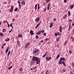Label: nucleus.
Returning <instances> with one entry per match:
<instances>
[{
	"instance_id": "nucleus-4",
	"label": "nucleus",
	"mask_w": 74,
	"mask_h": 74,
	"mask_svg": "<svg viewBox=\"0 0 74 74\" xmlns=\"http://www.w3.org/2000/svg\"><path fill=\"white\" fill-rule=\"evenodd\" d=\"M30 44V43L29 42L27 43L25 46V48H27V47H28V46Z\"/></svg>"
},
{
	"instance_id": "nucleus-17",
	"label": "nucleus",
	"mask_w": 74,
	"mask_h": 74,
	"mask_svg": "<svg viewBox=\"0 0 74 74\" xmlns=\"http://www.w3.org/2000/svg\"><path fill=\"white\" fill-rule=\"evenodd\" d=\"M62 64H63V65L64 66H66V64H65V62H64V61H62Z\"/></svg>"
},
{
	"instance_id": "nucleus-55",
	"label": "nucleus",
	"mask_w": 74,
	"mask_h": 74,
	"mask_svg": "<svg viewBox=\"0 0 74 74\" xmlns=\"http://www.w3.org/2000/svg\"><path fill=\"white\" fill-rule=\"evenodd\" d=\"M56 21V18H54V21Z\"/></svg>"
},
{
	"instance_id": "nucleus-45",
	"label": "nucleus",
	"mask_w": 74,
	"mask_h": 74,
	"mask_svg": "<svg viewBox=\"0 0 74 74\" xmlns=\"http://www.w3.org/2000/svg\"><path fill=\"white\" fill-rule=\"evenodd\" d=\"M66 44H67V42H66V41L65 42H64V46L66 45Z\"/></svg>"
},
{
	"instance_id": "nucleus-50",
	"label": "nucleus",
	"mask_w": 74,
	"mask_h": 74,
	"mask_svg": "<svg viewBox=\"0 0 74 74\" xmlns=\"http://www.w3.org/2000/svg\"><path fill=\"white\" fill-rule=\"evenodd\" d=\"M8 27H10V24H8Z\"/></svg>"
},
{
	"instance_id": "nucleus-18",
	"label": "nucleus",
	"mask_w": 74,
	"mask_h": 74,
	"mask_svg": "<svg viewBox=\"0 0 74 74\" xmlns=\"http://www.w3.org/2000/svg\"><path fill=\"white\" fill-rule=\"evenodd\" d=\"M47 53H48V52H46L45 54L43 55V58H44L45 57V56H46V55H47Z\"/></svg>"
},
{
	"instance_id": "nucleus-13",
	"label": "nucleus",
	"mask_w": 74,
	"mask_h": 74,
	"mask_svg": "<svg viewBox=\"0 0 74 74\" xmlns=\"http://www.w3.org/2000/svg\"><path fill=\"white\" fill-rule=\"evenodd\" d=\"M60 59H61V60H63V61H65V58H60Z\"/></svg>"
},
{
	"instance_id": "nucleus-59",
	"label": "nucleus",
	"mask_w": 74,
	"mask_h": 74,
	"mask_svg": "<svg viewBox=\"0 0 74 74\" xmlns=\"http://www.w3.org/2000/svg\"><path fill=\"white\" fill-rule=\"evenodd\" d=\"M20 4H18V5L19 6V7H21L22 5H20Z\"/></svg>"
},
{
	"instance_id": "nucleus-56",
	"label": "nucleus",
	"mask_w": 74,
	"mask_h": 74,
	"mask_svg": "<svg viewBox=\"0 0 74 74\" xmlns=\"http://www.w3.org/2000/svg\"><path fill=\"white\" fill-rule=\"evenodd\" d=\"M35 62H36V61H33L32 63H34Z\"/></svg>"
},
{
	"instance_id": "nucleus-7",
	"label": "nucleus",
	"mask_w": 74,
	"mask_h": 74,
	"mask_svg": "<svg viewBox=\"0 0 74 74\" xmlns=\"http://www.w3.org/2000/svg\"><path fill=\"white\" fill-rule=\"evenodd\" d=\"M59 30L60 33H62V26H60L59 27Z\"/></svg>"
},
{
	"instance_id": "nucleus-48",
	"label": "nucleus",
	"mask_w": 74,
	"mask_h": 74,
	"mask_svg": "<svg viewBox=\"0 0 74 74\" xmlns=\"http://www.w3.org/2000/svg\"><path fill=\"white\" fill-rule=\"evenodd\" d=\"M18 3L19 4H21V2H20V1H18Z\"/></svg>"
},
{
	"instance_id": "nucleus-15",
	"label": "nucleus",
	"mask_w": 74,
	"mask_h": 74,
	"mask_svg": "<svg viewBox=\"0 0 74 74\" xmlns=\"http://www.w3.org/2000/svg\"><path fill=\"white\" fill-rule=\"evenodd\" d=\"M21 3L22 4H24L25 5V1H23V2H21Z\"/></svg>"
},
{
	"instance_id": "nucleus-39",
	"label": "nucleus",
	"mask_w": 74,
	"mask_h": 74,
	"mask_svg": "<svg viewBox=\"0 0 74 74\" xmlns=\"http://www.w3.org/2000/svg\"><path fill=\"white\" fill-rule=\"evenodd\" d=\"M50 6H51V4L50 3H49L47 5V7H50Z\"/></svg>"
},
{
	"instance_id": "nucleus-63",
	"label": "nucleus",
	"mask_w": 74,
	"mask_h": 74,
	"mask_svg": "<svg viewBox=\"0 0 74 74\" xmlns=\"http://www.w3.org/2000/svg\"><path fill=\"white\" fill-rule=\"evenodd\" d=\"M63 71H66V70H65V69H63Z\"/></svg>"
},
{
	"instance_id": "nucleus-6",
	"label": "nucleus",
	"mask_w": 74,
	"mask_h": 74,
	"mask_svg": "<svg viewBox=\"0 0 74 74\" xmlns=\"http://www.w3.org/2000/svg\"><path fill=\"white\" fill-rule=\"evenodd\" d=\"M38 51V50L37 49H36L35 50H34V51H33V54L36 53H37V52Z\"/></svg>"
},
{
	"instance_id": "nucleus-19",
	"label": "nucleus",
	"mask_w": 74,
	"mask_h": 74,
	"mask_svg": "<svg viewBox=\"0 0 74 74\" xmlns=\"http://www.w3.org/2000/svg\"><path fill=\"white\" fill-rule=\"evenodd\" d=\"M74 5H71V6L70 7V9H73V7H74Z\"/></svg>"
},
{
	"instance_id": "nucleus-5",
	"label": "nucleus",
	"mask_w": 74,
	"mask_h": 74,
	"mask_svg": "<svg viewBox=\"0 0 74 74\" xmlns=\"http://www.w3.org/2000/svg\"><path fill=\"white\" fill-rule=\"evenodd\" d=\"M62 60H61V59H60V60L58 62L59 64H63V62H62Z\"/></svg>"
},
{
	"instance_id": "nucleus-62",
	"label": "nucleus",
	"mask_w": 74,
	"mask_h": 74,
	"mask_svg": "<svg viewBox=\"0 0 74 74\" xmlns=\"http://www.w3.org/2000/svg\"><path fill=\"white\" fill-rule=\"evenodd\" d=\"M12 23H11L10 24V26H12Z\"/></svg>"
},
{
	"instance_id": "nucleus-41",
	"label": "nucleus",
	"mask_w": 74,
	"mask_h": 74,
	"mask_svg": "<svg viewBox=\"0 0 74 74\" xmlns=\"http://www.w3.org/2000/svg\"><path fill=\"white\" fill-rule=\"evenodd\" d=\"M43 34V36H46V33H44Z\"/></svg>"
},
{
	"instance_id": "nucleus-36",
	"label": "nucleus",
	"mask_w": 74,
	"mask_h": 74,
	"mask_svg": "<svg viewBox=\"0 0 74 74\" xmlns=\"http://www.w3.org/2000/svg\"><path fill=\"white\" fill-rule=\"evenodd\" d=\"M68 15L69 16H70V11H69L68 12Z\"/></svg>"
},
{
	"instance_id": "nucleus-29",
	"label": "nucleus",
	"mask_w": 74,
	"mask_h": 74,
	"mask_svg": "<svg viewBox=\"0 0 74 74\" xmlns=\"http://www.w3.org/2000/svg\"><path fill=\"white\" fill-rule=\"evenodd\" d=\"M19 70L21 71H22V70H23V69H22V68L21 67H20V69H19Z\"/></svg>"
},
{
	"instance_id": "nucleus-20",
	"label": "nucleus",
	"mask_w": 74,
	"mask_h": 74,
	"mask_svg": "<svg viewBox=\"0 0 74 74\" xmlns=\"http://www.w3.org/2000/svg\"><path fill=\"white\" fill-rule=\"evenodd\" d=\"M59 39H60V37H59L56 39V41L58 42L59 41Z\"/></svg>"
},
{
	"instance_id": "nucleus-35",
	"label": "nucleus",
	"mask_w": 74,
	"mask_h": 74,
	"mask_svg": "<svg viewBox=\"0 0 74 74\" xmlns=\"http://www.w3.org/2000/svg\"><path fill=\"white\" fill-rule=\"evenodd\" d=\"M49 71H48V70H47L46 71V73H45V74H48V72Z\"/></svg>"
},
{
	"instance_id": "nucleus-49",
	"label": "nucleus",
	"mask_w": 74,
	"mask_h": 74,
	"mask_svg": "<svg viewBox=\"0 0 74 74\" xmlns=\"http://www.w3.org/2000/svg\"><path fill=\"white\" fill-rule=\"evenodd\" d=\"M37 67V66H36V67H35L34 68V70H35V69H36Z\"/></svg>"
},
{
	"instance_id": "nucleus-46",
	"label": "nucleus",
	"mask_w": 74,
	"mask_h": 74,
	"mask_svg": "<svg viewBox=\"0 0 74 74\" xmlns=\"http://www.w3.org/2000/svg\"><path fill=\"white\" fill-rule=\"evenodd\" d=\"M44 42V41H43V40H41L40 41V42H41V43H42V42Z\"/></svg>"
},
{
	"instance_id": "nucleus-57",
	"label": "nucleus",
	"mask_w": 74,
	"mask_h": 74,
	"mask_svg": "<svg viewBox=\"0 0 74 74\" xmlns=\"http://www.w3.org/2000/svg\"><path fill=\"white\" fill-rule=\"evenodd\" d=\"M12 30H11L10 31H9V33H10L11 32H12Z\"/></svg>"
},
{
	"instance_id": "nucleus-33",
	"label": "nucleus",
	"mask_w": 74,
	"mask_h": 74,
	"mask_svg": "<svg viewBox=\"0 0 74 74\" xmlns=\"http://www.w3.org/2000/svg\"><path fill=\"white\" fill-rule=\"evenodd\" d=\"M12 64V62H10V63L8 65V67H9V66H10L11 65V64Z\"/></svg>"
},
{
	"instance_id": "nucleus-32",
	"label": "nucleus",
	"mask_w": 74,
	"mask_h": 74,
	"mask_svg": "<svg viewBox=\"0 0 74 74\" xmlns=\"http://www.w3.org/2000/svg\"><path fill=\"white\" fill-rule=\"evenodd\" d=\"M35 37L36 38V39H38V36L37 35H36Z\"/></svg>"
},
{
	"instance_id": "nucleus-54",
	"label": "nucleus",
	"mask_w": 74,
	"mask_h": 74,
	"mask_svg": "<svg viewBox=\"0 0 74 74\" xmlns=\"http://www.w3.org/2000/svg\"><path fill=\"white\" fill-rule=\"evenodd\" d=\"M41 32H42V33H44V30H42L41 31Z\"/></svg>"
},
{
	"instance_id": "nucleus-16",
	"label": "nucleus",
	"mask_w": 74,
	"mask_h": 74,
	"mask_svg": "<svg viewBox=\"0 0 74 74\" xmlns=\"http://www.w3.org/2000/svg\"><path fill=\"white\" fill-rule=\"evenodd\" d=\"M59 57H60V54H59L56 57V58L57 59H59Z\"/></svg>"
},
{
	"instance_id": "nucleus-37",
	"label": "nucleus",
	"mask_w": 74,
	"mask_h": 74,
	"mask_svg": "<svg viewBox=\"0 0 74 74\" xmlns=\"http://www.w3.org/2000/svg\"><path fill=\"white\" fill-rule=\"evenodd\" d=\"M69 53H70V54H71V53H72V51L70 50H69Z\"/></svg>"
},
{
	"instance_id": "nucleus-2",
	"label": "nucleus",
	"mask_w": 74,
	"mask_h": 74,
	"mask_svg": "<svg viewBox=\"0 0 74 74\" xmlns=\"http://www.w3.org/2000/svg\"><path fill=\"white\" fill-rule=\"evenodd\" d=\"M46 59L47 61H49L51 60V59H52L51 57H46Z\"/></svg>"
},
{
	"instance_id": "nucleus-24",
	"label": "nucleus",
	"mask_w": 74,
	"mask_h": 74,
	"mask_svg": "<svg viewBox=\"0 0 74 74\" xmlns=\"http://www.w3.org/2000/svg\"><path fill=\"white\" fill-rule=\"evenodd\" d=\"M38 5L36 4L35 5V10H37V5Z\"/></svg>"
},
{
	"instance_id": "nucleus-58",
	"label": "nucleus",
	"mask_w": 74,
	"mask_h": 74,
	"mask_svg": "<svg viewBox=\"0 0 74 74\" xmlns=\"http://www.w3.org/2000/svg\"><path fill=\"white\" fill-rule=\"evenodd\" d=\"M17 44H19V41H17Z\"/></svg>"
},
{
	"instance_id": "nucleus-25",
	"label": "nucleus",
	"mask_w": 74,
	"mask_h": 74,
	"mask_svg": "<svg viewBox=\"0 0 74 74\" xmlns=\"http://www.w3.org/2000/svg\"><path fill=\"white\" fill-rule=\"evenodd\" d=\"M12 67V66H10L8 68V70H10V69H11V68Z\"/></svg>"
},
{
	"instance_id": "nucleus-60",
	"label": "nucleus",
	"mask_w": 74,
	"mask_h": 74,
	"mask_svg": "<svg viewBox=\"0 0 74 74\" xmlns=\"http://www.w3.org/2000/svg\"><path fill=\"white\" fill-rule=\"evenodd\" d=\"M1 48H2V49H3V48H4V46H2Z\"/></svg>"
},
{
	"instance_id": "nucleus-34",
	"label": "nucleus",
	"mask_w": 74,
	"mask_h": 74,
	"mask_svg": "<svg viewBox=\"0 0 74 74\" xmlns=\"http://www.w3.org/2000/svg\"><path fill=\"white\" fill-rule=\"evenodd\" d=\"M71 39H72V41H74V38H73V37H71Z\"/></svg>"
},
{
	"instance_id": "nucleus-43",
	"label": "nucleus",
	"mask_w": 74,
	"mask_h": 74,
	"mask_svg": "<svg viewBox=\"0 0 74 74\" xmlns=\"http://www.w3.org/2000/svg\"><path fill=\"white\" fill-rule=\"evenodd\" d=\"M10 40V39H8L7 40L5 39V41H9Z\"/></svg>"
},
{
	"instance_id": "nucleus-8",
	"label": "nucleus",
	"mask_w": 74,
	"mask_h": 74,
	"mask_svg": "<svg viewBox=\"0 0 74 74\" xmlns=\"http://www.w3.org/2000/svg\"><path fill=\"white\" fill-rule=\"evenodd\" d=\"M30 33L31 36H33V35L34 34V33H33V31H32V30H31L30 31Z\"/></svg>"
},
{
	"instance_id": "nucleus-47",
	"label": "nucleus",
	"mask_w": 74,
	"mask_h": 74,
	"mask_svg": "<svg viewBox=\"0 0 74 74\" xmlns=\"http://www.w3.org/2000/svg\"><path fill=\"white\" fill-rule=\"evenodd\" d=\"M45 40L46 41H48L49 40V39L48 38H46Z\"/></svg>"
},
{
	"instance_id": "nucleus-53",
	"label": "nucleus",
	"mask_w": 74,
	"mask_h": 74,
	"mask_svg": "<svg viewBox=\"0 0 74 74\" xmlns=\"http://www.w3.org/2000/svg\"><path fill=\"white\" fill-rule=\"evenodd\" d=\"M47 10H49V7L47 6Z\"/></svg>"
},
{
	"instance_id": "nucleus-1",
	"label": "nucleus",
	"mask_w": 74,
	"mask_h": 74,
	"mask_svg": "<svg viewBox=\"0 0 74 74\" xmlns=\"http://www.w3.org/2000/svg\"><path fill=\"white\" fill-rule=\"evenodd\" d=\"M32 60L35 61L36 62V64H39L40 62V60L37 57L35 56H33L32 57Z\"/></svg>"
},
{
	"instance_id": "nucleus-40",
	"label": "nucleus",
	"mask_w": 74,
	"mask_h": 74,
	"mask_svg": "<svg viewBox=\"0 0 74 74\" xmlns=\"http://www.w3.org/2000/svg\"><path fill=\"white\" fill-rule=\"evenodd\" d=\"M50 1H51V0H47L46 1L47 3H48Z\"/></svg>"
},
{
	"instance_id": "nucleus-14",
	"label": "nucleus",
	"mask_w": 74,
	"mask_h": 74,
	"mask_svg": "<svg viewBox=\"0 0 74 74\" xmlns=\"http://www.w3.org/2000/svg\"><path fill=\"white\" fill-rule=\"evenodd\" d=\"M18 37L19 38H21L22 37V35H21V34H18Z\"/></svg>"
},
{
	"instance_id": "nucleus-9",
	"label": "nucleus",
	"mask_w": 74,
	"mask_h": 74,
	"mask_svg": "<svg viewBox=\"0 0 74 74\" xmlns=\"http://www.w3.org/2000/svg\"><path fill=\"white\" fill-rule=\"evenodd\" d=\"M41 31H39L38 32L36 33V34L37 35H39V34H41Z\"/></svg>"
},
{
	"instance_id": "nucleus-51",
	"label": "nucleus",
	"mask_w": 74,
	"mask_h": 74,
	"mask_svg": "<svg viewBox=\"0 0 74 74\" xmlns=\"http://www.w3.org/2000/svg\"><path fill=\"white\" fill-rule=\"evenodd\" d=\"M72 22V20L71 19H70L69 20V22Z\"/></svg>"
},
{
	"instance_id": "nucleus-64",
	"label": "nucleus",
	"mask_w": 74,
	"mask_h": 74,
	"mask_svg": "<svg viewBox=\"0 0 74 74\" xmlns=\"http://www.w3.org/2000/svg\"><path fill=\"white\" fill-rule=\"evenodd\" d=\"M72 26H74V23L73 24H72Z\"/></svg>"
},
{
	"instance_id": "nucleus-21",
	"label": "nucleus",
	"mask_w": 74,
	"mask_h": 74,
	"mask_svg": "<svg viewBox=\"0 0 74 74\" xmlns=\"http://www.w3.org/2000/svg\"><path fill=\"white\" fill-rule=\"evenodd\" d=\"M0 36H2V37H3V36H4V35L3 34V33H0Z\"/></svg>"
},
{
	"instance_id": "nucleus-23",
	"label": "nucleus",
	"mask_w": 74,
	"mask_h": 74,
	"mask_svg": "<svg viewBox=\"0 0 74 74\" xmlns=\"http://www.w3.org/2000/svg\"><path fill=\"white\" fill-rule=\"evenodd\" d=\"M40 5L39 4H38V11L40 10Z\"/></svg>"
},
{
	"instance_id": "nucleus-38",
	"label": "nucleus",
	"mask_w": 74,
	"mask_h": 74,
	"mask_svg": "<svg viewBox=\"0 0 74 74\" xmlns=\"http://www.w3.org/2000/svg\"><path fill=\"white\" fill-rule=\"evenodd\" d=\"M18 8H16L15 10V11H18Z\"/></svg>"
},
{
	"instance_id": "nucleus-28",
	"label": "nucleus",
	"mask_w": 74,
	"mask_h": 74,
	"mask_svg": "<svg viewBox=\"0 0 74 74\" xmlns=\"http://www.w3.org/2000/svg\"><path fill=\"white\" fill-rule=\"evenodd\" d=\"M55 37H57L58 36V34L56 32L55 34Z\"/></svg>"
},
{
	"instance_id": "nucleus-44",
	"label": "nucleus",
	"mask_w": 74,
	"mask_h": 74,
	"mask_svg": "<svg viewBox=\"0 0 74 74\" xmlns=\"http://www.w3.org/2000/svg\"><path fill=\"white\" fill-rule=\"evenodd\" d=\"M66 2H67V0H64V3H66Z\"/></svg>"
},
{
	"instance_id": "nucleus-10",
	"label": "nucleus",
	"mask_w": 74,
	"mask_h": 74,
	"mask_svg": "<svg viewBox=\"0 0 74 74\" xmlns=\"http://www.w3.org/2000/svg\"><path fill=\"white\" fill-rule=\"evenodd\" d=\"M40 19V18L39 17H38L36 18L35 20V21H39Z\"/></svg>"
},
{
	"instance_id": "nucleus-42",
	"label": "nucleus",
	"mask_w": 74,
	"mask_h": 74,
	"mask_svg": "<svg viewBox=\"0 0 74 74\" xmlns=\"http://www.w3.org/2000/svg\"><path fill=\"white\" fill-rule=\"evenodd\" d=\"M3 32H5V29H3Z\"/></svg>"
},
{
	"instance_id": "nucleus-26",
	"label": "nucleus",
	"mask_w": 74,
	"mask_h": 74,
	"mask_svg": "<svg viewBox=\"0 0 74 74\" xmlns=\"http://www.w3.org/2000/svg\"><path fill=\"white\" fill-rule=\"evenodd\" d=\"M67 17V15L65 14L64 16L63 17V19H64Z\"/></svg>"
},
{
	"instance_id": "nucleus-12",
	"label": "nucleus",
	"mask_w": 74,
	"mask_h": 74,
	"mask_svg": "<svg viewBox=\"0 0 74 74\" xmlns=\"http://www.w3.org/2000/svg\"><path fill=\"white\" fill-rule=\"evenodd\" d=\"M40 23H38V24H37L35 27V29H37V27H38L40 26Z\"/></svg>"
},
{
	"instance_id": "nucleus-27",
	"label": "nucleus",
	"mask_w": 74,
	"mask_h": 74,
	"mask_svg": "<svg viewBox=\"0 0 74 74\" xmlns=\"http://www.w3.org/2000/svg\"><path fill=\"white\" fill-rule=\"evenodd\" d=\"M10 53H11V52H10V51H9V52L8 53V56H9V55H10Z\"/></svg>"
},
{
	"instance_id": "nucleus-3",
	"label": "nucleus",
	"mask_w": 74,
	"mask_h": 74,
	"mask_svg": "<svg viewBox=\"0 0 74 74\" xmlns=\"http://www.w3.org/2000/svg\"><path fill=\"white\" fill-rule=\"evenodd\" d=\"M13 9H14V6L13 5L12 6L11 8V9L10 10V12H11L13 11Z\"/></svg>"
},
{
	"instance_id": "nucleus-31",
	"label": "nucleus",
	"mask_w": 74,
	"mask_h": 74,
	"mask_svg": "<svg viewBox=\"0 0 74 74\" xmlns=\"http://www.w3.org/2000/svg\"><path fill=\"white\" fill-rule=\"evenodd\" d=\"M70 28H71V24H69V29H70Z\"/></svg>"
},
{
	"instance_id": "nucleus-22",
	"label": "nucleus",
	"mask_w": 74,
	"mask_h": 74,
	"mask_svg": "<svg viewBox=\"0 0 74 74\" xmlns=\"http://www.w3.org/2000/svg\"><path fill=\"white\" fill-rule=\"evenodd\" d=\"M9 48L8 47L6 50V53H7V52L8 51V50H9Z\"/></svg>"
},
{
	"instance_id": "nucleus-11",
	"label": "nucleus",
	"mask_w": 74,
	"mask_h": 74,
	"mask_svg": "<svg viewBox=\"0 0 74 74\" xmlns=\"http://www.w3.org/2000/svg\"><path fill=\"white\" fill-rule=\"evenodd\" d=\"M53 23H50V25L49 26L50 28H51L52 27V26H53Z\"/></svg>"
},
{
	"instance_id": "nucleus-52",
	"label": "nucleus",
	"mask_w": 74,
	"mask_h": 74,
	"mask_svg": "<svg viewBox=\"0 0 74 74\" xmlns=\"http://www.w3.org/2000/svg\"><path fill=\"white\" fill-rule=\"evenodd\" d=\"M5 45H6V43L4 44L3 45V46L4 47V46H5Z\"/></svg>"
},
{
	"instance_id": "nucleus-61",
	"label": "nucleus",
	"mask_w": 74,
	"mask_h": 74,
	"mask_svg": "<svg viewBox=\"0 0 74 74\" xmlns=\"http://www.w3.org/2000/svg\"><path fill=\"white\" fill-rule=\"evenodd\" d=\"M70 74H74L73 73H72V71H71Z\"/></svg>"
},
{
	"instance_id": "nucleus-30",
	"label": "nucleus",
	"mask_w": 74,
	"mask_h": 74,
	"mask_svg": "<svg viewBox=\"0 0 74 74\" xmlns=\"http://www.w3.org/2000/svg\"><path fill=\"white\" fill-rule=\"evenodd\" d=\"M57 33V35H58V36H60V34H61L59 32H58Z\"/></svg>"
}]
</instances>
